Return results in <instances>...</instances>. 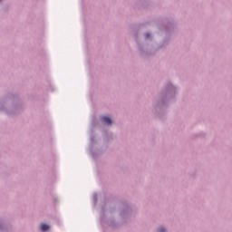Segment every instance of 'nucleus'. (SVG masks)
Returning a JSON list of instances; mask_svg holds the SVG:
<instances>
[{
	"mask_svg": "<svg viewBox=\"0 0 232 232\" xmlns=\"http://www.w3.org/2000/svg\"><path fill=\"white\" fill-rule=\"evenodd\" d=\"M102 121L103 124H106L107 126H111V119H110V117L103 116V117H102Z\"/></svg>",
	"mask_w": 232,
	"mask_h": 232,
	"instance_id": "obj_1",
	"label": "nucleus"
},
{
	"mask_svg": "<svg viewBox=\"0 0 232 232\" xmlns=\"http://www.w3.org/2000/svg\"><path fill=\"white\" fill-rule=\"evenodd\" d=\"M50 229V226L46 225V224H42L41 225V230L42 231H48Z\"/></svg>",
	"mask_w": 232,
	"mask_h": 232,
	"instance_id": "obj_2",
	"label": "nucleus"
},
{
	"mask_svg": "<svg viewBox=\"0 0 232 232\" xmlns=\"http://www.w3.org/2000/svg\"><path fill=\"white\" fill-rule=\"evenodd\" d=\"M145 39H150V34H145Z\"/></svg>",
	"mask_w": 232,
	"mask_h": 232,
	"instance_id": "obj_4",
	"label": "nucleus"
},
{
	"mask_svg": "<svg viewBox=\"0 0 232 232\" xmlns=\"http://www.w3.org/2000/svg\"><path fill=\"white\" fill-rule=\"evenodd\" d=\"M159 232H166V229L164 227L159 228Z\"/></svg>",
	"mask_w": 232,
	"mask_h": 232,
	"instance_id": "obj_3",
	"label": "nucleus"
}]
</instances>
